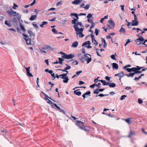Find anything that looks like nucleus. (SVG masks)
I'll list each match as a JSON object with an SVG mask.
<instances>
[{"label":"nucleus","instance_id":"obj_48","mask_svg":"<svg viewBox=\"0 0 147 147\" xmlns=\"http://www.w3.org/2000/svg\"><path fill=\"white\" fill-rule=\"evenodd\" d=\"M126 97L127 96L125 95H122L120 99L121 100H123L125 98V97Z\"/></svg>","mask_w":147,"mask_h":147},{"label":"nucleus","instance_id":"obj_1","mask_svg":"<svg viewBox=\"0 0 147 147\" xmlns=\"http://www.w3.org/2000/svg\"><path fill=\"white\" fill-rule=\"evenodd\" d=\"M76 121L77 122V124L81 129L86 132H88L90 130L88 127L84 125L83 122L80 121Z\"/></svg>","mask_w":147,"mask_h":147},{"label":"nucleus","instance_id":"obj_8","mask_svg":"<svg viewBox=\"0 0 147 147\" xmlns=\"http://www.w3.org/2000/svg\"><path fill=\"white\" fill-rule=\"evenodd\" d=\"M108 22L110 25L113 28H114L115 27V24L112 19L109 20H108Z\"/></svg>","mask_w":147,"mask_h":147},{"label":"nucleus","instance_id":"obj_52","mask_svg":"<svg viewBox=\"0 0 147 147\" xmlns=\"http://www.w3.org/2000/svg\"><path fill=\"white\" fill-rule=\"evenodd\" d=\"M134 20H133V22H134L135 21H136L138 20L137 19V18L136 15V14H134Z\"/></svg>","mask_w":147,"mask_h":147},{"label":"nucleus","instance_id":"obj_24","mask_svg":"<svg viewBox=\"0 0 147 147\" xmlns=\"http://www.w3.org/2000/svg\"><path fill=\"white\" fill-rule=\"evenodd\" d=\"M74 16L77 19H78L79 18L78 17V16H79V14H78L76 13H71L70 14L71 16Z\"/></svg>","mask_w":147,"mask_h":147},{"label":"nucleus","instance_id":"obj_13","mask_svg":"<svg viewBox=\"0 0 147 147\" xmlns=\"http://www.w3.org/2000/svg\"><path fill=\"white\" fill-rule=\"evenodd\" d=\"M75 57L74 54H72L71 53L67 55V59H71Z\"/></svg>","mask_w":147,"mask_h":147},{"label":"nucleus","instance_id":"obj_7","mask_svg":"<svg viewBox=\"0 0 147 147\" xmlns=\"http://www.w3.org/2000/svg\"><path fill=\"white\" fill-rule=\"evenodd\" d=\"M30 67H28L26 68L25 67V68L26 69L27 74L28 76L30 77H32L33 76L31 74V73H30Z\"/></svg>","mask_w":147,"mask_h":147},{"label":"nucleus","instance_id":"obj_32","mask_svg":"<svg viewBox=\"0 0 147 147\" xmlns=\"http://www.w3.org/2000/svg\"><path fill=\"white\" fill-rule=\"evenodd\" d=\"M92 42H94V41L95 42V43H94L93 45H95V46H96L98 44V42H97L96 40L94 39V37L93 38V39L92 38Z\"/></svg>","mask_w":147,"mask_h":147},{"label":"nucleus","instance_id":"obj_56","mask_svg":"<svg viewBox=\"0 0 147 147\" xmlns=\"http://www.w3.org/2000/svg\"><path fill=\"white\" fill-rule=\"evenodd\" d=\"M60 112L64 114H65L66 111H64L63 109H61L60 108V109H59V110Z\"/></svg>","mask_w":147,"mask_h":147},{"label":"nucleus","instance_id":"obj_40","mask_svg":"<svg viewBox=\"0 0 147 147\" xmlns=\"http://www.w3.org/2000/svg\"><path fill=\"white\" fill-rule=\"evenodd\" d=\"M78 19H74V20H71V23L72 24L75 23V22H78Z\"/></svg>","mask_w":147,"mask_h":147},{"label":"nucleus","instance_id":"obj_57","mask_svg":"<svg viewBox=\"0 0 147 147\" xmlns=\"http://www.w3.org/2000/svg\"><path fill=\"white\" fill-rule=\"evenodd\" d=\"M131 67V65L130 64L127 65H126L125 66L123 67V68L124 69H125L127 68V67Z\"/></svg>","mask_w":147,"mask_h":147},{"label":"nucleus","instance_id":"obj_45","mask_svg":"<svg viewBox=\"0 0 147 147\" xmlns=\"http://www.w3.org/2000/svg\"><path fill=\"white\" fill-rule=\"evenodd\" d=\"M52 31L55 34H58V32L55 29L53 28L52 29Z\"/></svg>","mask_w":147,"mask_h":147},{"label":"nucleus","instance_id":"obj_11","mask_svg":"<svg viewBox=\"0 0 147 147\" xmlns=\"http://www.w3.org/2000/svg\"><path fill=\"white\" fill-rule=\"evenodd\" d=\"M58 53L61 54V55H62L61 56L62 58L66 59H67V54L65 53L62 51H61L60 52H59Z\"/></svg>","mask_w":147,"mask_h":147},{"label":"nucleus","instance_id":"obj_51","mask_svg":"<svg viewBox=\"0 0 147 147\" xmlns=\"http://www.w3.org/2000/svg\"><path fill=\"white\" fill-rule=\"evenodd\" d=\"M108 82H107L105 80H104V81L102 83V84L103 86L108 85Z\"/></svg>","mask_w":147,"mask_h":147},{"label":"nucleus","instance_id":"obj_20","mask_svg":"<svg viewBox=\"0 0 147 147\" xmlns=\"http://www.w3.org/2000/svg\"><path fill=\"white\" fill-rule=\"evenodd\" d=\"M81 2L79 0H75L73 1H72L71 3L73 4H77L78 5Z\"/></svg>","mask_w":147,"mask_h":147},{"label":"nucleus","instance_id":"obj_23","mask_svg":"<svg viewBox=\"0 0 147 147\" xmlns=\"http://www.w3.org/2000/svg\"><path fill=\"white\" fill-rule=\"evenodd\" d=\"M28 33L29 34V36H30V37H31V36H33V37H34V34H33V32L32 31H31V30H28Z\"/></svg>","mask_w":147,"mask_h":147},{"label":"nucleus","instance_id":"obj_55","mask_svg":"<svg viewBox=\"0 0 147 147\" xmlns=\"http://www.w3.org/2000/svg\"><path fill=\"white\" fill-rule=\"evenodd\" d=\"M80 61L82 63H83L84 62V57H82L80 59Z\"/></svg>","mask_w":147,"mask_h":147},{"label":"nucleus","instance_id":"obj_12","mask_svg":"<svg viewBox=\"0 0 147 147\" xmlns=\"http://www.w3.org/2000/svg\"><path fill=\"white\" fill-rule=\"evenodd\" d=\"M136 135V132L135 131H132L131 130L129 132V134L128 136V137H130L131 136L133 135Z\"/></svg>","mask_w":147,"mask_h":147},{"label":"nucleus","instance_id":"obj_27","mask_svg":"<svg viewBox=\"0 0 147 147\" xmlns=\"http://www.w3.org/2000/svg\"><path fill=\"white\" fill-rule=\"evenodd\" d=\"M119 31L121 33H122L123 34H124L126 32L125 30L122 27H121Z\"/></svg>","mask_w":147,"mask_h":147},{"label":"nucleus","instance_id":"obj_50","mask_svg":"<svg viewBox=\"0 0 147 147\" xmlns=\"http://www.w3.org/2000/svg\"><path fill=\"white\" fill-rule=\"evenodd\" d=\"M90 93H91L90 92V91H88L86 92V93H85L84 94L86 96V95L90 96Z\"/></svg>","mask_w":147,"mask_h":147},{"label":"nucleus","instance_id":"obj_36","mask_svg":"<svg viewBox=\"0 0 147 147\" xmlns=\"http://www.w3.org/2000/svg\"><path fill=\"white\" fill-rule=\"evenodd\" d=\"M77 35H78V34H79V37L82 38L84 36V35L83 34L82 32H77V33H76Z\"/></svg>","mask_w":147,"mask_h":147},{"label":"nucleus","instance_id":"obj_35","mask_svg":"<svg viewBox=\"0 0 147 147\" xmlns=\"http://www.w3.org/2000/svg\"><path fill=\"white\" fill-rule=\"evenodd\" d=\"M109 95V94H99V95H96L95 96V97H97V96H100V97H103L104 96H108Z\"/></svg>","mask_w":147,"mask_h":147},{"label":"nucleus","instance_id":"obj_63","mask_svg":"<svg viewBox=\"0 0 147 147\" xmlns=\"http://www.w3.org/2000/svg\"><path fill=\"white\" fill-rule=\"evenodd\" d=\"M18 7V5L14 3L13 4V6L12 7V8L13 9H16V7Z\"/></svg>","mask_w":147,"mask_h":147},{"label":"nucleus","instance_id":"obj_46","mask_svg":"<svg viewBox=\"0 0 147 147\" xmlns=\"http://www.w3.org/2000/svg\"><path fill=\"white\" fill-rule=\"evenodd\" d=\"M90 7V5L89 4H87L85 7H83V8H84L85 9L88 10L89 9Z\"/></svg>","mask_w":147,"mask_h":147},{"label":"nucleus","instance_id":"obj_15","mask_svg":"<svg viewBox=\"0 0 147 147\" xmlns=\"http://www.w3.org/2000/svg\"><path fill=\"white\" fill-rule=\"evenodd\" d=\"M118 65L116 63H113L112 64V67L113 69H118Z\"/></svg>","mask_w":147,"mask_h":147},{"label":"nucleus","instance_id":"obj_54","mask_svg":"<svg viewBox=\"0 0 147 147\" xmlns=\"http://www.w3.org/2000/svg\"><path fill=\"white\" fill-rule=\"evenodd\" d=\"M99 30L96 28L95 30V35L97 36L98 34Z\"/></svg>","mask_w":147,"mask_h":147},{"label":"nucleus","instance_id":"obj_19","mask_svg":"<svg viewBox=\"0 0 147 147\" xmlns=\"http://www.w3.org/2000/svg\"><path fill=\"white\" fill-rule=\"evenodd\" d=\"M37 17V15H32L31 16L30 18L29 19L30 20L33 21L35 20Z\"/></svg>","mask_w":147,"mask_h":147},{"label":"nucleus","instance_id":"obj_44","mask_svg":"<svg viewBox=\"0 0 147 147\" xmlns=\"http://www.w3.org/2000/svg\"><path fill=\"white\" fill-rule=\"evenodd\" d=\"M83 29H84L83 28H78V29H77L76 30H75V31H76V33H77V32H78V30H80V33H82L83 32Z\"/></svg>","mask_w":147,"mask_h":147},{"label":"nucleus","instance_id":"obj_58","mask_svg":"<svg viewBox=\"0 0 147 147\" xmlns=\"http://www.w3.org/2000/svg\"><path fill=\"white\" fill-rule=\"evenodd\" d=\"M53 105L57 109L59 110V109H60V108L57 106V105L55 103H53Z\"/></svg>","mask_w":147,"mask_h":147},{"label":"nucleus","instance_id":"obj_30","mask_svg":"<svg viewBox=\"0 0 147 147\" xmlns=\"http://www.w3.org/2000/svg\"><path fill=\"white\" fill-rule=\"evenodd\" d=\"M48 22H47L45 21L42 22V24L40 25V26L42 28L44 27V25L47 24Z\"/></svg>","mask_w":147,"mask_h":147},{"label":"nucleus","instance_id":"obj_37","mask_svg":"<svg viewBox=\"0 0 147 147\" xmlns=\"http://www.w3.org/2000/svg\"><path fill=\"white\" fill-rule=\"evenodd\" d=\"M5 24L7 25L8 26L11 27V24L9 23H8L7 21V20H6L5 22Z\"/></svg>","mask_w":147,"mask_h":147},{"label":"nucleus","instance_id":"obj_29","mask_svg":"<svg viewBox=\"0 0 147 147\" xmlns=\"http://www.w3.org/2000/svg\"><path fill=\"white\" fill-rule=\"evenodd\" d=\"M0 133L1 134L3 135L4 137H5V136L6 133V132L5 130L3 129L1 130Z\"/></svg>","mask_w":147,"mask_h":147},{"label":"nucleus","instance_id":"obj_34","mask_svg":"<svg viewBox=\"0 0 147 147\" xmlns=\"http://www.w3.org/2000/svg\"><path fill=\"white\" fill-rule=\"evenodd\" d=\"M74 24V27L75 30H76L77 29H78V27H77L78 24L77 23L75 22V23L73 24Z\"/></svg>","mask_w":147,"mask_h":147},{"label":"nucleus","instance_id":"obj_41","mask_svg":"<svg viewBox=\"0 0 147 147\" xmlns=\"http://www.w3.org/2000/svg\"><path fill=\"white\" fill-rule=\"evenodd\" d=\"M67 76V74L65 73L63 74L60 75V76H61V78H63H63H65Z\"/></svg>","mask_w":147,"mask_h":147},{"label":"nucleus","instance_id":"obj_2","mask_svg":"<svg viewBox=\"0 0 147 147\" xmlns=\"http://www.w3.org/2000/svg\"><path fill=\"white\" fill-rule=\"evenodd\" d=\"M6 12L10 16H17V19L20 20L21 19V16L19 15L18 13H17L16 11H14L12 9H11V11H7Z\"/></svg>","mask_w":147,"mask_h":147},{"label":"nucleus","instance_id":"obj_18","mask_svg":"<svg viewBox=\"0 0 147 147\" xmlns=\"http://www.w3.org/2000/svg\"><path fill=\"white\" fill-rule=\"evenodd\" d=\"M101 40L102 42L104 43V46H103V47L104 48H105L107 46V44L106 43L105 39L104 38H102L101 39Z\"/></svg>","mask_w":147,"mask_h":147},{"label":"nucleus","instance_id":"obj_33","mask_svg":"<svg viewBox=\"0 0 147 147\" xmlns=\"http://www.w3.org/2000/svg\"><path fill=\"white\" fill-rule=\"evenodd\" d=\"M58 59L59 61L58 62L59 63L61 64L63 63V61H64V59L61 58H59Z\"/></svg>","mask_w":147,"mask_h":147},{"label":"nucleus","instance_id":"obj_5","mask_svg":"<svg viewBox=\"0 0 147 147\" xmlns=\"http://www.w3.org/2000/svg\"><path fill=\"white\" fill-rule=\"evenodd\" d=\"M87 18H88L87 21L88 22H92L93 18L92 17V15L91 13H89L87 15Z\"/></svg>","mask_w":147,"mask_h":147},{"label":"nucleus","instance_id":"obj_17","mask_svg":"<svg viewBox=\"0 0 147 147\" xmlns=\"http://www.w3.org/2000/svg\"><path fill=\"white\" fill-rule=\"evenodd\" d=\"M78 42L77 41H75L72 43L71 47L74 48L76 47L78 45Z\"/></svg>","mask_w":147,"mask_h":147},{"label":"nucleus","instance_id":"obj_26","mask_svg":"<svg viewBox=\"0 0 147 147\" xmlns=\"http://www.w3.org/2000/svg\"><path fill=\"white\" fill-rule=\"evenodd\" d=\"M135 68V67H133L131 68H127L125 69L127 71L129 72H131L133 71L134 69Z\"/></svg>","mask_w":147,"mask_h":147},{"label":"nucleus","instance_id":"obj_25","mask_svg":"<svg viewBox=\"0 0 147 147\" xmlns=\"http://www.w3.org/2000/svg\"><path fill=\"white\" fill-rule=\"evenodd\" d=\"M91 44V43L90 41H87L85 42L82 45V46L83 47L84 46H86L87 45H90Z\"/></svg>","mask_w":147,"mask_h":147},{"label":"nucleus","instance_id":"obj_49","mask_svg":"<svg viewBox=\"0 0 147 147\" xmlns=\"http://www.w3.org/2000/svg\"><path fill=\"white\" fill-rule=\"evenodd\" d=\"M125 76H126L128 77H131V78H132L131 73V72L128 74H125Z\"/></svg>","mask_w":147,"mask_h":147},{"label":"nucleus","instance_id":"obj_16","mask_svg":"<svg viewBox=\"0 0 147 147\" xmlns=\"http://www.w3.org/2000/svg\"><path fill=\"white\" fill-rule=\"evenodd\" d=\"M139 24V22L138 21H136L135 22H133V21L131 23V25L132 26H137Z\"/></svg>","mask_w":147,"mask_h":147},{"label":"nucleus","instance_id":"obj_21","mask_svg":"<svg viewBox=\"0 0 147 147\" xmlns=\"http://www.w3.org/2000/svg\"><path fill=\"white\" fill-rule=\"evenodd\" d=\"M108 85L111 88H114L116 86V84L115 83H110L109 82H108Z\"/></svg>","mask_w":147,"mask_h":147},{"label":"nucleus","instance_id":"obj_42","mask_svg":"<svg viewBox=\"0 0 147 147\" xmlns=\"http://www.w3.org/2000/svg\"><path fill=\"white\" fill-rule=\"evenodd\" d=\"M32 25L36 29L38 28V26L37 25V24L35 22H33Z\"/></svg>","mask_w":147,"mask_h":147},{"label":"nucleus","instance_id":"obj_47","mask_svg":"<svg viewBox=\"0 0 147 147\" xmlns=\"http://www.w3.org/2000/svg\"><path fill=\"white\" fill-rule=\"evenodd\" d=\"M65 65L67 66V67L65 68L67 70L71 68V66L67 64H65Z\"/></svg>","mask_w":147,"mask_h":147},{"label":"nucleus","instance_id":"obj_53","mask_svg":"<svg viewBox=\"0 0 147 147\" xmlns=\"http://www.w3.org/2000/svg\"><path fill=\"white\" fill-rule=\"evenodd\" d=\"M82 72V71L80 70L77 71L76 73V75L77 76H79L81 73Z\"/></svg>","mask_w":147,"mask_h":147},{"label":"nucleus","instance_id":"obj_64","mask_svg":"<svg viewBox=\"0 0 147 147\" xmlns=\"http://www.w3.org/2000/svg\"><path fill=\"white\" fill-rule=\"evenodd\" d=\"M142 131L143 133H144L145 134H146V135L147 134V132L145 131L144 129V128H142Z\"/></svg>","mask_w":147,"mask_h":147},{"label":"nucleus","instance_id":"obj_14","mask_svg":"<svg viewBox=\"0 0 147 147\" xmlns=\"http://www.w3.org/2000/svg\"><path fill=\"white\" fill-rule=\"evenodd\" d=\"M80 90V89H78L74 91V94H76L78 96H80L81 95V92L80 91H78V90Z\"/></svg>","mask_w":147,"mask_h":147},{"label":"nucleus","instance_id":"obj_43","mask_svg":"<svg viewBox=\"0 0 147 147\" xmlns=\"http://www.w3.org/2000/svg\"><path fill=\"white\" fill-rule=\"evenodd\" d=\"M130 119L129 118L125 119V121L127 123L129 124L130 123Z\"/></svg>","mask_w":147,"mask_h":147},{"label":"nucleus","instance_id":"obj_61","mask_svg":"<svg viewBox=\"0 0 147 147\" xmlns=\"http://www.w3.org/2000/svg\"><path fill=\"white\" fill-rule=\"evenodd\" d=\"M90 23H91V25L90 27V29H91V28H93L94 27V23L93 22V21H92V22H90Z\"/></svg>","mask_w":147,"mask_h":147},{"label":"nucleus","instance_id":"obj_9","mask_svg":"<svg viewBox=\"0 0 147 147\" xmlns=\"http://www.w3.org/2000/svg\"><path fill=\"white\" fill-rule=\"evenodd\" d=\"M125 76L124 73L122 71L121 72L115 75V76H118L119 78H122L124 77Z\"/></svg>","mask_w":147,"mask_h":147},{"label":"nucleus","instance_id":"obj_28","mask_svg":"<svg viewBox=\"0 0 147 147\" xmlns=\"http://www.w3.org/2000/svg\"><path fill=\"white\" fill-rule=\"evenodd\" d=\"M20 26L22 30H23L24 32L26 31V30L24 27V26L21 24L20 22Z\"/></svg>","mask_w":147,"mask_h":147},{"label":"nucleus","instance_id":"obj_60","mask_svg":"<svg viewBox=\"0 0 147 147\" xmlns=\"http://www.w3.org/2000/svg\"><path fill=\"white\" fill-rule=\"evenodd\" d=\"M138 102L139 104H141L142 103L143 101L141 99L138 98Z\"/></svg>","mask_w":147,"mask_h":147},{"label":"nucleus","instance_id":"obj_4","mask_svg":"<svg viewBox=\"0 0 147 147\" xmlns=\"http://www.w3.org/2000/svg\"><path fill=\"white\" fill-rule=\"evenodd\" d=\"M144 40V39L143 37L139 36V38L135 40V41L137 45H138L141 44L142 42H139V43H138V42H140V41H143Z\"/></svg>","mask_w":147,"mask_h":147},{"label":"nucleus","instance_id":"obj_22","mask_svg":"<svg viewBox=\"0 0 147 147\" xmlns=\"http://www.w3.org/2000/svg\"><path fill=\"white\" fill-rule=\"evenodd\" d=\"M63 78H62V79L64 80L63 81V82L64 83H67L69 80L68 77H67L65 78L63 77Z\"/></svg>","mask_w":147,"mask_h":147},{"label":"nucleus","instance_id":"obj_6","mask_svg":"<svg viewBox=\"0 0 147 147\" xmlns=\"http://www.w3.org/2000/svg\"><path fill=\"white\" fill-rule=\"evenodd\" d=\"M144 67H139L138 66H137L136 67H135L136 69V74H139L141 73L142 72V71H139L141 69L143 68Z\"/></svg>","mask_w":147,"mask_h":147},{"label":"nucleus","instance_id":"obj_59","mask_svg":"<svg viewBox=\"0 0 147 147\" xmlns=\"http://www.w3.org/2000/svg\"><path fill=\"white\" fill-rule=\"evenodd\" d=\"M101 85V84L100 83H98V84H96V86L98 88H100V85Z\"/></svg>","mask_w":147,"mask_h":147},{"label":"nucleus","instance_id":"obj_62","mask_svg":"<svg viewBox=\"0 0 147 147\" xmlns=\"http://www.w3.org/2000/svg\"><path fill=\"white\" fill-rule=\"evenodd\" d=\"M111 58L113 60H115V57L114 55H112L111 56Z\"/></svg>","mask_w":147,"mask_h":147},{"label":"nucleus","instance_id":"obj_10","mask_svg":"<svg viewBox=\"0 0 147 147\" xmlns=\"http://www.w3.org/2000/svg\"><path fill=\"white\" fill-rule=\"evenodd\" d=\"M24 39L25 40L26 43L27 45H32L31 42L32 40L31 38H29L28 39H26V38H24Z\"/></svg>","mask_w":147,"mask_h":147},{"label":"nucleus","instance_id":"obj_38","mask_svg":"<svg viewBox=\"0 0 147 147\" xmlns=\"http://www.w3.org/2000/svg\"><path fill=\"white\" fill-rule=\"evenodd\" d=\"M132 71L133 72V73H131L132 77H133L134 76L135 74H136V72L135 68L134 69V70H133V71Z\"/></svg>","mask_w":147,"mask_h":147},{"label":"nucleus","instance_id":"obj_31","mask_svg":"<svg viewBox=\"0 0 147 147\" xmlns=\"http://www.w3.org/2000/svg\"><path fill=\"white\" fill-rule=\"evenodd\" d=\"M71 61L72 63L74 65H77L78 63V61L77 60L73 61V59H72Z\"/></svg>","mask_w":147,"mask_h":147},{"label":"nucleus","instance_id":"obj_39","mask_svg":"<svg viewBox=\"0 0 147 147\" xmlns=\"http://www.w3.org/2000/svg\"><path fill=\"white\" fill-rule=\"evenodd\" d=\"M98 89V88L95 89L93 92L94 94H98L99 92Z\"/></svg>","mask_w":147,"mask_h":147},{"label":"nucleus","instance_id":"obj_3","mask_svg":"<svg viewBox=\"0 0 147 147\" xmlns=\"http://www.w3.org/2000/svg\"><path fill=\"white\" fill-rule=\"evenodd\" d=\"M84 56L85 57V59L87 62V63H89L92 60L91 57V55L88 54H86L84 55Z\"/></svg>","mask_w":147,"mask_h":147}]
</instances>
